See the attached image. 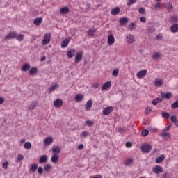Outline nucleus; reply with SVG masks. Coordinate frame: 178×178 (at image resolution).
Listing matches in <instances>:
<instances>
[{
	"mask_svg": "<svg viewBox=\"0 0 178 178\" xmlns=\"http://www.w3.org/2000/svg\"><path fill=\"white\" fill-rule=\"evenodd\" d=\"M151 149H152V145L149 144L145 143L141 146V151L145 152V154H149Z\"/></svg>",
	"mask_w": 178,
	"mask_h": 178,
	"instance_id": "f257e3e1",
	"label": "nucleus"
},
{
	"mask_svg": "<svg viewBox=\"0 0 178 178\" xmlns=\"http://www.w3.org/2000/svg\"><path fill=\"white\" fill-rule=\"evenodd\" d=\"M16 35H17V33L16 31H12L8 33L4 38L6 41H9V40H13L16 38Z\"/></svg>",
	"mask_w": 178,
	"mask_h": 178,
	"instance_id": "f03ea898",
	"label": "nucleus"
},
{
	"mask_svg": "<svg viewBox=\"0 0 178 178\" xmlns=\"http://www.w3.org/2000/svg\"><path fill=\"white\" fill-rule=\"evenodd\" d=\"M51 42V34L46 33L44 35V39L42 41V45H48Z\"/></svg>",
	"mask_w": 178,
	"mask_h": 178,
	"instance_id": "7ed1b4c3",
	"label": "nucleus"
},
{
	"mask_svg": "<svg viewBox=\"0 0 178 178\" xmlns=\"http://www.w3.org/2000/svg\"><path fill=\"white\" fill-rule=\"evenodd\" d=\"M113 111V106H109L103 109V115L104 116H108V115H110L111 113Z\"/></svg>",
	"mask_w": 178,
	"mask_h": 178,
	"instance_id": "20e7f679",
	"label": "nucleus"
},
{
	"mask_svg": "<svg viewBox=\"0 0 178 178\" xmlns=\"http://www.w3.org/2000/svg\"><path fill=\"white\" fill-rule=\"evenodd\" d=\"M81 59H83V51L79 52L75 56V63H79L81 62Z\"/></svg>",
	"mask_w": 178,
	"mask_h": 178,
	"instance_id": "39448f33",
	"label": "nucleus"
},
{
	"mask_svg": "<svg viewBox=\"0 0 178 178\" xmlns=\"http://www.w3.org/2000/svg\"><path fill=\"white\" fill-rule=\"evenodd\" d=\"M147 74V70H143L139 71L137 74L136 76L138 77V79H143V77H145V75Z\"/></svg>",
	"mask_w": 178,
	"mask_h": 178,
	"instance_id": "423d86ee",
	"label": "nucleus"
},
{
	"mask_svg": "<svg viewBox=\"0 0 178 178\" xmlns=\"http://www.w3.org/2000/svg\"><path fill=\"white\" fill-rule=\"evenodd\" d=\"M63 105V101L60 99H57L54 102V106L55 108H60Z\"/></svg>",
	"mask_w": 178,
	"mask_h": 178,
	"instance_id": "0eeeda50",
	"label": "nucleus"
},
{
	"mask_svg": "<svg viewBox=\"0 0 178 178\" xmlns=\"http://www.w3.org/2000/svg\"><path fill=\"white\" fill-rule=\"evenodd\" d=\"M153 172L156 175H159V173H162V172H163V168L161 167L160 165H156L153 168Z\"/></svg>",
	"mask_w": 178,
	"mask_h": 178,
	"instance_id": "6e6552de",
	"label": "nucleus"
},
{
	"mask_svg": "<svg viewBox=\"0 0 178 178\" xmlns=\"http://www.w3.org/2000/svg\"><path fill=\"white\" fill-rule=\"evenodd\" d=\"M161 97L163 99H170L172 98V92H161Z\"/></svg>",
	"mask_w": 178,
	"mask_h": 178,
	"instance_id": "1a4fd4ad",
	"label": "nucleus"
},
{
	"mask_svg": "<svg viewBox=\"0 0 178 178\" xmlns=\"http://www.w3.org/2000/svg\"><path fill=\"white\" fill-rule=\"evenodd\" d=\"M52 143H54V139L52 138V137H47L44 140V145L45 147H47V145H51Z\"/></svg>",
	"mask_w": 178,
	"mask_h": 178,
	"instance_id": "9d476101",
	"label": "nucleus"
},
{
	"mask_svg": "<svg viewBox=\"0 0 178 178\" xmlns=\"http://www.w3.org/2000/svg\"><path fill=\"white\" fill-rule=\"evenodd\" d=\"M171 33H178V24H172L170 28Z\"/></svg>",
	"mask_w": 178,
	"mask_h": 178,
	"instance_id": "9b49d317",
	"label": "nucleus"
},
{
	"mask_svg": "<svg viewBox=\"0 0 178 178\" xmlns=\"http://www.w3.org/2000/svg\"><path fill=\"white\" fill-rule=\"evenodd\" d=\"M107 41L108 45H113V44H115V37L113 35H109Z\"/></svg>",
	"mask_w": 178,
	"mask_h": 178,
	"instance_id": "f8f14e48",
	"label": "nucleus"
},
{
	"mask_svg": "<svg viewBox=\"0 0 178 178\" xmlns=\"http://www.w3.org/2000/svg\"><path fill=\"white\" fill-rule=\"evenodd\" d=\"M52 152L54 155H58V154H60V147L59 146L54 145L53 146Z\"/></svg>",
	"mask_w": 178,
	"mask_h": 178,
	"instance_id": "ddd939ff",
	"label": "nucleus"
},
{
	"mask_svg": "<svg viewBox=\"0 0 178 178\" xmlns=\"http://www.w3.org/2000/svg\"><path fill=\"white\" fill-rule=\"evenodd\" d=\"M48 161V156L44 154L40 156L39 159V163H46Z\"/></svg>",
	"mask_w": 178,
	"mask_h": 178,
	"instance_id": "4468645a",
	"label": "nucleus"
},
{
	"mask_svg": "<svg viewBox=\"0 0 178 178\" xmlns=\"http://www.w3.org/2000/svg\"><path fill=\"white\" fill-rule=\"evenodd\" d=\"M111 86H112V82L111 81H107L106 82L102 87V90L103 91H106V90H108V88H109V87H111Z\"/></svg>",
	"mask_w": 178,
	"mask_h": 178,
	"instance_id": "2eb2a0df",
	"label": "nucleus"
},
{
	"mask_svg": "<svg viewBox=\"0 0 178 178\" xmlns=\"http://www.w3.org/2000/svg\"><path fill=\"white\" fill-rule=\"evenodd\" d=\"M129 23V18L126 17H123L120 19V26H124V24H127Z\"/></svg>",
	"mask_w": 178,
	"mask_h": 178,
	"instance_id": "dca6fc26",
	"label": "nucleus"
},
{
	"mask_svg": "<svg viewBox=\"0 0 178 178\" xmlns=\"http://www.w3.org/2000/svg\"><path fill=\"white\" fill-rule=\"evenodd\" d=\"M120 13V8L119 7H115L111 10V15L113 16H116V15H119Z\"/></svg>",
	"mask_w": 178,
	"mask_h": 178,
	"instance_id": "f3484780",
	"label": "nucleus"
},
{
	"mask_svg": "<svg viewBox=\"0 0 178 178\" xmlns=\"http://www.w3.org/2000/svg\"><path fill=\"white\" fill-rule=\"evenodd\" d=\"M162 101H163V98L157 97L156 99H154L152 101V105H154L155 106L156 105H158V104H159V102H162Z\"/></svg>",
	"mask_w": 178,
	"mask_h": 178,
	"instance_id": "a211bd4d",
	"label": "nucleus"
},
{
	"mask_svg": "<svg viewBox=\"0 0 178 178\" xmlns=\"http://www.w3.org/2000/svg\"><path fill=\"white\" fill-rule=\"evenodd\" d=\"M76 53V49H71L69 50L67 53V56L70 58V59H72V56H74V54Z\"/></svg>",
	"mask_w": 178,
	"mask_h": 178,
	"instance_id": "6ab92c4d",
	"label": "nucleus"
},
{
	"mask_svg": "<svg viewBox=\"0 0 178 178\" xmlns=\"http://www.w3.org/2000/svg\"><path fill=\"white\" fill-rule=\"evenodd\" d=\"M84 99V95L81 94H78L75 96V101L76 102H81Z\"/></svg>",
	"mask_w": 178,
	"mask_h": 178,
	"instance_id": "aec40b11",
	"label": "nucleus"
},
{
	"mask_svg": "<svg viewBox=\"0 0 178 178\" xmlns=\"http://www.w3.org/2000/svg\"><path fill=\"white\" fill-rule=\"evenodd\" d=\"M134 42V36L133 35H127V42H128V44H133Z\"/></svg>",
	"mask_w": 178,
	"mask_h": 178,
	"instance_id": "412c9836",
	"label": "nucleus"
},
{
	"mask_svg": "<svg viewBox=\"0 0 178 178\" xmlns=\"http://www.w3.org/2000/svg\"><path fill=\"white\" fill-rule=\"evenodd\" d=\"M91 108H92V100H88L86 102V111H90Z\"/></svg>",
	"mask_w": 178,
	"mask_h": 178,
	"instance_id": "4be33fe9",
	"label": "nucleus"
},
{
	"mask_svg": "<svg viewBox=\"0 0 178 178\" xmlns=\"http://www.w3.org/2000/svg\"><path fill=\"white\" fill-rule=\"evenodd\" d=\"M165 160V155L161 154L156 159V163H161Z\"/></svg>",
	"mask_w": 178,
	"mask_h": 178,
	"instance_id": "5701e85b",
	"label": "nucleus"
},
{
	"mask_svg": "<svg viewBox=\"0 0 178 178\" xmlns=\"http://www.w3.org/2000/svg\"><path fill=\"white\" fill-rule=\"evenodd\" d=\"M42 23V17H37L33 21V24L35 26H40Z\"/></svg>",
	"mask_w": 178,
	"mask_h": 178,
	"instance_id": "b1692460",
	"label": "nucleus"
},
{
	"mask_svg": "<svg viewBox=\"0 0 178 178\" xmlns=\"http://www.w3.org/2000/svg\"><path fill=\"white\" fill-rule=\"evenodd\" d=\"M58 161H59V156H58V154H54L51 156V161L53 163H58Z\"/></svg>",
	"mask_w": 178,
	"mask_h": 178,
	"instance_id": "393cba45",
	"label": "nucleus"
},
{
	"mask_svg": "<svg viewBox=\"0 0 178 178\" xmlns=\"http://www.w3.org/2000/svg\"><path fill=\"white\" fill-rule=\"evenodd\" d=\"M70 40L65 38L61 43V48H66L69 45Z\"/></svg>",
	"mask_w": 178,
	"mask_h": 178,
	"instance_id": "a878e982",
	"label": "nucleus"
},
{
	"mask_svg": "<svg viewBox=\"0 0 178 178\" xmlns=\"http://www.w3.org/2000/svg\"><path fill=\"white\" fill-rule=\"evenodd\" d=\"M38 70L37 69L36 67H33L30 70H29V74L31 76H34V74H37V72Z\"/></svg>",
	"mask_w": 178,
	"mask_h": 178,
	"instance_id": "bb28decb",
	"label": "nucleus"
},
{
	"mask_svg": "<svg viewBox=\"0 0 178 178\" xmlns=\"http://www.w3.org/2000/svg\"><path fill=\"white\" fill-rule=\"evenodd\" d=\"M37 101L33 102L31 105L29 106V109L33 111V109H35L38 105Z\"/></svg>",
	"mask_w": 178,
	"mask_h": 178,
	"instance_id": "cd10ccee",
	"label": "nucleus"
},
{
	"mask_svg": "<svg viewBox=\"0 0 178 178\" xmlns=\"http://www.w3.org/2000/svg\"><path fill=\"white\" fill-rule=\"evenodd\" d=\"M60 12L63 15H67L69 13V8L68 7H63L60 8Z\"/></svg>",
	"mask_w": 178,
	"mask_h": 178,
	"instance_id": "c85d7f7f",
	"label": "nucleus"
},
{
	"mask_svg": "<svg viewBox=\"0 0 178 178\" xmlns=\"http://www.w3.org/2000/svg\"><path fill=\"white\" fill-rule=\"evenodd\" d=\"M58 87L59 84L55 83L49 88V92H53V91H55L56 88H58Z\"/></svg>",
	"mask_w": 178,
	"mask_h": 178,
	"instance_id": "c756f323",
	"label": "nucleus"
},
{
	"mask_svg": "<svg viewBox=\"0 0 178 178\" xmlns=\"http://www.w3.org/2000/svg\"><path fill=\"white\" fill-rule=\"evenodd\" d=\"M30 64H24L22 67V72H27V70H30Z\"/></svg>",
	"mask_w": 178,
	"mask_h": 178,
	"instance_id": "7c9ffc66",
	"label": "nucleus"
},
{
	"mask_svg": "<svg viewBox=\"0 0 178 178\" xmlns=\"http://www.w3.org/2000/svg\"><path fill=\"white\" fill-rule=\"evenodd\" d=\"M161 137H163V138L165 140H168L170 138V134L164 131L161 133Z\"/></svg>",
	"mask_w": 178,
	"mask_h": 178,
	"instance_id": "2f4dec72",
	"label": "nucleus"
},
{
	"mask_svg": "<svg viewBox=\"0 0 178 178\" xmlns=\"http://www.w3.org/2000/svg\"><path fill=\"white\" fill-rule=\"evenodd\" d=\"M38 168V164L37 163H33L31 166L30 167V170L31 172H37V168Z\"/></svg>",
	"mask_w": 178,
	"mask_h": 178,
	"instance_id": "473e14b6",
	"label": "nucleus"
},
{
	"mask_svg": "<svg viewBox=\"0 0 178 178\" xmlns=\"http://www.w3.org/2000/svg\"><path fill=\"white\" fill-rule=\"evenodd\" d=\"M163 85V82H162V79H156L154 81V86H156V87H161V86Z\"/></svg>",
	"mask_w": 178,
	"mask_h": 178,
	"instance_id": "72a5a7b5",
	"label": "nucleus"
},
{
	"mask_svg": "<svg viewBox=\"0 0 178 178\" xmlns=\"http://www.w3.org/2000/svg\"><path fill=\"white\" fill-rule=\"evenodd\" d=\"M161 56H162V54H161V53H159V52H154L152 55V58L154 60L159 59V58H161Z\"/></svg>",
	"mask_w": 178,
	"mask_h": 178,
	"instance_id": "f704fd0d",
	"label": "nucleus"
},
{
	"mask_svg": "<svg viewBox=\"0 0 178 178\" xmlns=\"http://www.w3.org/2000/svg\"><path fill=\"white\" fill-rule=\"evenodd\" d=\"M88 136H90V134L88 133V131H83L80 137H82L83 138H87V137H88Z\"/></svg>",
	"mask_w": 178,
	"mask_h": 178,
	"instance_id": "c9c22d12",
	"label": "nucleus"
},
{
	"mask_svg": "<svg viewBox=\"0 0 178 178\" xmlns=\"http://www.w3.org/2000/svg\"><path fill=\"white\" fill-rule=\"evenodd\" d=\"M95 31H96L95 29H89L88 31V35H89L90 37H92V35H94V33H95Z\"/></svg>",
	"mask_w": 178,
	"mask_h": 178,
	"instance_id": "e433bc0d",
	"label": "nucleus"
},
{
	"mask_svg": "<svg viewBox=\"0 0 178 178\" xmlns=\"http://www.w3.org/2000/svg\"><path fill=\"white\" fill-rule=\"evenodd\" d=\"M15 38L17 41H19L20 42L24 40V35L21 34L19 36L16 35Z\"/></svg>",
	"mask_w": 178,
	"mask_h": 178,
	"instance_id": "4c0bfd02",
	"label": "nucleus"
},
{
	"mask_svg": "<svg viewBox=\"0 0 178 178\" xmlns=\"http://www.w3.org/2000/svg\"><path fill=\"white\" fill-rule=\"evenodd\" d=\"M24 147L25 149H30V148H31V143L26 142L24 145Z\"/></svg>",
	"mask_w": 178,
	"mask_h": 178,
	"instance_id": "58836bf2",
	"label": "nucleus"
},
{
	"mask_svg": "<svg viewBox=\"0 0 178 178\" xmlns=\"http://www.w3.org/2000/svg\"><path fill=\"white\" fill-rule=\"evenodd\" d=\"M134 161L132 159H127V160L125 161V165H126L127 166H129V165L133 164V162H134Z\"/></svg>",
	"mask_w": 178,
	"mask_h": 178,
	"instance_id": "ea45409f",
	"label": "nucleus"
},
{
	"mask_svg": "<svg viewBox=\"0 0 178 178\" xmlns=\"http://www.w3.org/2000/svg\"><path fill=\"white\" fill-rule=\"evenodd\" d=\"M141 134L143 137H147L149 134V131L148 129H144L142 131Z\"/></svg>",
	"mask_w": 178,
	"mask_h": 178,
	"instance_id": "a19ab883",
	"label": "nucleus"
},
{
	"mask_svg": "<svg viewBox=\"0 0 178 178\" xmlns=\"http://www.w3.org/2000/svg\"><path fill=\"white\" fill-rule=\"evenodd\" d=\"M178 108V99L172 104L171 105V109H177Z\"/></svg>",
	"mask_w": 178,
	"mask_h": 178,
	"instance_id": "79ce46f5",
	"label": "nucleus"
},
{
	"mask_svg": "<svg viewBox=\"0 0 178 178\" xmlns=\"http://www.w3.org/2000/svg\"><path fill=\"white\" fill-rule=\"evenodd\" d=\"M44 170L46 172V173H48V172H49L50 169L52 168V166H51V165L47 164L46 165L44 166Z\"/></svg>",
	"mask_w": 178,
	"mask_h": 178,
	"instance_id": "37998d69",
	"label": "nucleus"
},
{
	"mask_svg": "<svg viewBox=\"0 0 178 178\" xmlns=\"http://www.w3.org/2000/svg\"><path fill=\"white\" fill-rule=\"evenodd\" d=\"M163 118H165V119H169L170 115L169 113L164 111L161 113Z\"/></svg>",
	"mask_w": 178,
	"mask_h": 178,
	"instance_id": "c03bdc74",
	"label": "nucleus"
},
{
	"mask_svg": "<svg viewBox=\"0 0 178 178\" xmlns=\"http://www.w3.org/2000/svg\"><path fill=\"white\" fill-rule=\"evenodd\" d=\"M167 10L168 12H172V10H173V4H172V3H168V7L167 8Z\"/></svg>",
	"mask_w": 178,
	"mask_h": 178,
	"instance_id": "a18cd8bd",
	"label": "nucleus"
},
{
	"mask_svg": "<svg viewBox=\"0 0 178 178\" xmlns=\"http://www.w3.org/2000/svg\"><path fill=\"white\" fill-rule=\"evenodd\" d=\"M119 74V70L118 69H114L112 72V75L114 76V77H116Z\"/></svg>",
	"mask_w": 178,
	"mask_h": 178,
	"instance_id": "49530a36",
	"label": "nucleus"
},
{
	"mask_svg": "<svg viewBox=\"0 0 178 178\" xmlns=\"http://www.w3.org/2000/svg\"><path fill=\"white\" fill-rule=\"evenodd\" d=\"M129 27L131 31L133 30H136V24H134V22H131V24L129 25Z\"/></svg>",
	"mask_w": 178,
	"mask_h": 178,
	"instance_id": "de8ad7c7",
	"label": "nucleus"
},
{
	"mask_svg": "<svg viewBox=\"0 0 178 178\" xmlns=\"http://www.w3.org/2000/svg\"><path fill=\"white\" fill-rule=\"evenodd\" d=\"M170 120L172 123H176V121L177 120V118H176V115H172L170 117Z\"/></svg>",
	"mask_w": 178,
	"mask_h": 178,
	"instance_id": "09e8293b",
	"label": "nucleus"
},
{
	"mask_svg": "<svg viewBox=\"0 0 178 178\" xmlns=\"http://www.w3.org/2000/svg\"><path fill=\"white\" fill-rule=\"evenodd\" d=\"M43 172H44V168H42V167H38V173L39 175H42Z\"/></svg>",
	"mask_w": 178,
	"mask_h": 178,
	"instance_id": "8fccbe9b",
	"label": "nucleus"
},
{
	"mask_svg": "<svg viewBox=\"0 0 178 178\" xmlns=\"http://www.w3.org/2000/svg\"><path fill=\"white\" fill-rule=\"evenodd\" d=\"M171 127H172V124H170L168 125L167 127H165V128L162 130V131H163V132L168 131V130H170V128H171Z\"/></svg>",
	"mask_w": 178,
	"mask_h": 178,
	"instance_id": "3c124183",
	"label": "nucleus"
},
{
	"mask_svg": "<svg viewBox=\"0 0 178 178\" xmlns=\"http://www.w3.org/2000/svg\"><path fill=\"white\" fill-rule=\"evenodd\" d=\"M139 13H140L141 15H145V8H140L138 10Z\"/></svg>",
	"mask_w": 178,
	"mask_h": 178,
	"instance_id": "603ef678",
	"label": "nucleus"
},
{
	"mask_svg": "<svg viewBox=\"0 0 178 178\" xmlns=\"http://www.w3.org/2000/svg\"><path fill=\"white\" fill-rule=\"evenodd\" d=\"M136 2H137V0H128L127 5H133V3H136Z\"/></svg>",
	"mask_w": 178,
	"mask_h": 178,
	"instance_id": "864d4df0",
	"label": "nucleus"
},
{
	"mask_svg": "<svg viewBox=\"0 0 178 178\" xmlns=\"http://www.w3.org/2000/svg\"><path fill=\"white\" fill-rule=\"evenodd\" d=\"M125 145L127 148H131L133 147V143L131 142H127Z\"/></svg>",
	"mask_w": 178,
	"mask_h": 178,
	"instance_id": "5fc2aeb1",
	"label": "nucleus"
},
{
	"mask_svg": "<svg viewBox=\"0 0 178 178\" xmlns=\"http://www.w3.org/2000/svg\"><path fill=\"white\" fill-rule=\"evenodd\" d=\"M8 165H9V161H6L3 163V169H8Z\"/></svg>",
	"mask_w": 178,
	"mask_h": 178,
	"instance_id": "6e6d98bb",
	"label": "nucleus"
},
{
	"mask_svg": "<svg viewBox=\"0 0 178 178\" xmlns=\"http://www.w3.org/2000/svg\"><path fill=\"white\" fill-rule=\"evenodd\" d=\"M17 158L19 161H23L24 156H23V154H18Z\"/></svg>",
	"mask_w": 178,
	"mask_h": 178,
	"instance_id": "4d7b16f0",
	"label": "nucleus"
},
{
	"mask_svg": "<svg viewBox=\"0 0 178 178\" xmlns=\"http://www.w3.org/2000/svg\"><path fill=\"white\" fill-rule=\"evenodd\" d=\"M86 124H88V126H92L94 124V122L91 121V120H87L86 122Z\"/></svg>",
	"mask_w": 178,
	"mask_h": 178,
	"instance_id": "13d9d810",
	"label": "nucleus"
},
{
	"mask_svg": "<svg viewBox=\"0 0 178 178\" xmlns=\"http://www.w3.org/2000/svg\"><path fill=\"white\" fill-rule=\"evenodd\" d=\"M171 22H172V23H176V22H177V16H174L171 18Z\"/></svg>",
	"mask_w": 178,
	"mask_h": 178,
	"instance_id": "bf43d9fd",
	"label": "nucleus"
},
{
	"mask_svg": "<svg viewBox=\"0 0 178 178\" xmlns=\"http://www.w3.org/2000/svg\"><path fill=\"white\" fill-rule=\"evenodd\" d=\"M151 111V107L147 108L145 111V113H146V115H148L149 113H150Z\"/></svg>",
	"mask_w": 178,
	"mask_h": 178,
	"instance_id": "052dcab7",
	"label": "nucleus"
},
{
	"mask_svg": "<svg viewBox=\"0 0 178 178\" xmlns=\"http://www.w3.org/2000/svg\"><path fill=\"white\" fill-rule=\"evenodd\" d=\"M140 21L142 22V23H145V22H147V18H145V17H141L140 18Z\"/></svg>",
	"mask_w": 178,
	"mask_h": 178,
	"instance_id": "680f3d73",
	"label": "nucleus"
},
{
	"mask_svg": "<svg viewBox=\"0 0 178 178\" xmlns=\"http://www.w3.org/2000/svg\"><path fill=\"white\" fill-rule=\"evenodd\" d=\"M90 178H102V175H96L95 176L90 177Z\"/></svg>",
	"mask_w": 178,
	"mask_h": 178,
	"instance_id": "e2e57ef3",
	"label": "nucleus"
},
{
	"mask_svg": "<svg viewBox=\"0 0 178 178\" xmlns=\"http://www.w3.org/2000/svg\"><path fill=\"white\" fill-rule=\"evenodd\" d=\"M118 133H124V131H126L123 128H118Z\"/></svg>",
	"mask_w": 178,
	"mask_h": 178,
	"instance_id": "0e129e2a",
	"label": "nucleus"
},
{
	"mask_svg": "<svg viewBox=\"0 0 178 178\" xmlns=\"http://www.w3.org/2000/svg\"><path fill=\"white\" fill-rule=\"evenodd\" d=\"M83 148H84V145L83 144H80L79 146H78V149L79 151H81V149H83Z\"/></svg>",
	"mask_w": 178,
	"mask_h": 178,
	"instance_id": "69168bd1",
	"label": "nucleus"
},
{
	"mask_svg": "<svg viewBox=\"0 0 178 178\" xmlns=\"http://www.w3.org/2000/svg\"><path fill=\"white\" fill-rule=\"evenodd\" d=\"M154 7L156 8V9H159V8H161V3H157L154 5Z\"/></svg>",
	"mask_w": 178,
	"mask_h": 178,
	"instance_id": "338daca9",
	"label": "nucleus"
},
{
	"mask_svg": "<svg viewBox=\"0 0 178 178\" xmlns=\"http://www.w3.org/2000/svg\"><path fill=\"white\" fill-rule=\"evenodd\" d=\"M99 87V83H94L93 84V88H98Z\"/></svg>",
	"mask_w": 178,
	"mask_h": 178,
	"instance_id": "774afa93",
	"label": "nucleus"
}]
</instances>
